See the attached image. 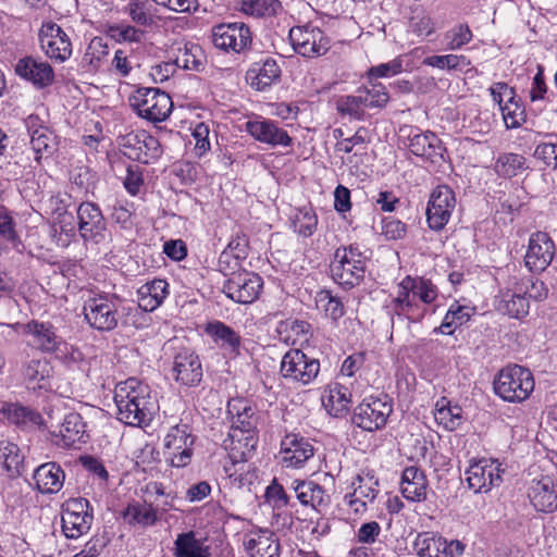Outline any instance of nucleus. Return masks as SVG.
I'll list each match as a JSON object with an SVG mask.
<instances>
[{
	"mask_svg": "<svg viewBox=\"0 0 557 557\" xmlns=\"http://www.w3.org/2000/svg\"><path fill=\"white\" fill-rule=\"evenodd\" d=\"M528 496L537 511L553 512L557 509V485L549 476L533 480Z\"/></svg>",
	"mask_w": 557,
	"mask_h": 557,
	"instance_id": "obj_27",
	"label": "nucleus"
},
{
	"mask_svg": "<svg viewBox=\"0 0 557 557\" xmlns=\"http://www.w3.org/2000/svg\"><path fill=\"white\" fill-rule=\"evenodd\" d=\"M65 474L55 462H46L39 466L34 473L37 490L42 494L58 493L64 483Z\"/></svg>",
	"mask_w": 557,
	"mask_h": 557,
	"instance_id": "obj_36",
	"label": "nucleus"
},
{
	"mask_svg": "<svg viewBox=\"0 0 557 557\" xmlns=\"http://www.w3.org/2000/svg\"><path fill=\"white\" fill-rule=\"evenodd\" d=\"M351 394L349 389L341 384H334L323 397V406L333 417H342L349 410Z\"/></svg>",
	"mask_w": 557,
	"mask_h": 557,
	"instance_id": "obj_40",
	"label": "nucleus"
},
{
	"mask_svg": "<svg viewBox=\"0 0 557 557\" xmlns=\"http://www.w3.org/2000/svg\"><path fill=\"white\" fill-rule=\"evenodd\" d=\"M461 418L460 407L443 406L436 409L435 420L447 430H454Z\"/></svg>",
	"mask_w": 557,
	"mask_h": 557,
	"instance_id": "obj_56",
	"label": "nucleus"
},
{
	"mask_svg": "<svg viewBox=\"0 0 557 557\" xmlns=\"http://www.w3.org/2000/svg\"><path fill=\"white\" fill-rule=\"evenodd\" d=\"M123 517L128 524L141 528L151 527L158 521L157 509L146 502L129 504Z\"/></svg>",
	"mask_w": 557,
	"mask_h": 557,
	"instance_id": "obj_41",
	"label": "nucleus"
},
{
	"mask_svg": "<svg viewBox=\"0 0 557 557\" xmlns=\"http://www.w3.org/2000/svg\"><path fill=\"white\" fill-rule=\"evenodd\" d=\"M245 129L255 140L270 147H289L293 144L288 133L270 119L256 116L245 123Z\"/></svg>",
	"mask_w": 557,
	"mask_h": 557,
	"instance_id": "obj_16",
	"label": "nucleus"
},
{
	"mask_svg": "<svg viewBox=\"0 0 557 557\" xmlns=\"http://www.w3.org/2000/svg\"><path fill=\"white\" fill-rule=\"evenodd\" d=\"M209 133V126L205 123H198L193 129L191 136L195 139V149L200 156L210 149Z\"/></svg>",
	"mask_w": 557,
	"mask_h": 557,
	"instance_id": "obj_63",
	"label": "nucleus"
},
{
	"mask_svg": "<svg viewBox=\"0 0 557 557\" xmlns=\"http://www.w3.org/2000/svg\"><path fill=\"white\" fill-rule=\"evenodd\" d=\"M409 150L417 157L425 158L432 162L443 156L441 140L432 132L410 134Z\"/></svg>",
	"mask_w": 557,
	"mask_h": 557,
	"instance_id": "obj_37",
	"label": "nucleus"
},
{
	"mask_svg": "<svg viewBox=\"0 0 557 557\" xmlns=\"http://www.w3.org/2000/svg\"><path fill=\"white\" fill-rule=\"evenodd\" d=\"M502 473L500 463L496 460L480 459L469 466L465 479L474 493H488L502 483Z\"/></svg>",
	"mask_w": 557,
	"mask_h": 557,
	"instance_id": "obj_14",
	"label": "nucleus"
},
{
	"mask_svg": "<svg viewBox=\"0 0 557 557\" xmlns=\"http://www.w3.org/2000/svg\"><path fill=\"white\" fill-rule=\"evenodd\" d=\"M280 455L285 467L298 469L313 457L314 448L308 438L292 433L282 440Z\"/></svg>",
	"mask_w": 557,
	"mask_h": 557,
	"instance_id": "obj_21",
	"label": "nucleus"
},
{
	"mask_svg": "<svg viewBox=\"0 0 557 557\" xmlns=\"http://www.w3.org/2000/svg\"><path fill=\"white\" fill-rule=\"evenodd\" d=\"M281 9L278 0H242V10L253 16H270Z\"/></svg>",
	"mask_w": 557,
	"mask_h": 557,
	"instance_id": "obj_52",
	"label": "nucleus"
},
{
	"mask_svg": "<svg viewBox=\"0 0 557 557\" xmlns=\"http://www.w3.org/2000/svg\"><path fill=\"white\" fill-rule=\"evenodd\" d=\"M293 50L305 58L324 55L331 48L330 37H286Z\"/></svg>",
	"mask_w": 557,
	"mask_h": 557,
	"instance_id": "obj_39",
	"label": "nucleus"
},
{
	"mask_svg": "<svg viewBox=\"0 0 557 557\" xmlns=\"http://www.w3.org/2000/svg\"><path fill=\"white\" fill-rule=\"evenodd\" d=\"M423 64L440 70L462 71L468 67L471 62L462 54H444L428 57L423 60Z\"/></svg>",
	"mask_w": 557,
	"mask_h": 557,
	"instance_id": "obj_51",
	"label": "nucleus"
},
{
	"mask_svg": "<svg viewBox=\"0 0 557 557\" xmlns=\"http://www.w3.org/2000/svg\"><path fill=\"white\" fill-rule=\"evenodd\" d=\"M319 372V360L308 357L300 349H289L282 358L280 373L289 382L307 385Z\"/></svg>",
	"mask_w": 557,
	"mask_h": 557,
	"instance_id": "obj_8",
	"label": "nucleus"
},
{
	"mask_svg": "<svg viewBox=\"0 0 557 557\" xmlns=\"http://www.w3.org/2000/svg\"><path fill=\"white\" fill-rule=\"evenodd\" d=\"M438 542L431 533L424 532L418 534L413 548L420 557H434V552H438Z\"/></svg>",
	"mask_w": 557,
	"mask_h": 557,
	"instance_id": "obj_54",
	"label": "nucleus"
},
{
	"mask_svg": "<svg viewBox=\"0 0 557 557\" xmlns=\"http://www.w3.org/2000/svg\"><path fill=\"white\" fill-rule=\"evenodd\" d=\"M367 98H362L359 89L356 95L341 96L336 99L335 106L337 112L343 116H349L351 120H363L367 108Z\"/></svg>",
	"mask_w": 557,
	"mask_h": 557,
	"instance_id": "obj_45",
	"label": "nucleus"
},
{
	"mask_svg": "<svg viewBox=\"0 0 557 557\" xmlns=\"http://www.w3.org/2000/svg\"><path fill=\"white\" fill-rule=\"evenodd\" d=\"M490 90L493 100L499 104L507 128L519 127L525 122L524 108L516 100L513 88L506 83H496Z\"/></svg>",
	"mask_w": 557,
	"mask_h": 557,
	"instance_id": "obj_18",
	"label": "nucleus"
},
{
	"mask_svg": "<svg viewBox=\"0 0 557 557\" xmlns=\"http://www.w3.org/2000/svg\"><path fill=\"white\" fill-rule=\"evenodd\" d=\"M403 71V59L401 57H397L391 62L382 63L376 66H371L368 70V77L370 78H380V77H389L394 76Z\"/></svg>",
	"mask_w": 557,
	"mask_h": 557,
	"instance_id": "obj_60",
	"label": "nucleus"
},
{
	"mask_svg": "<svg viewBox=\"0 0 557 557\" xmlns=\"http://www.w3.org/2000/svg\"><path fill=\"white\" fill-rule=\"evenodd\" d=\"M318 302L323 305L325 313L333 320L342 318L345 313L344 306L339 298L334 297L327 290L319 293Z\"/></svg>",
	"mask_w": 557,
	"mask_h": 557,
	"instance_id": "obj_57",
	"label": "nucleus"
},
{
	"mask_svg": "<svg viewBox=\"0 0 557 557\" xmlns=\"http://www.w3.org/2000/svg\"><path fill=\"white\" fill-rule=\"evenodd\" d=\"M0 236L14 247L17 246L18 236L15 231V223L13 218L5 211H0Z\"/></svg>",
	"mask_w": 557,
	"mask_h": 557,
	"instance_id": "obj_62",
	"label": "nucleus"
},
{
	"mask_svg": "<svg viewBox=\"0 0 557 557\" xmlns=\"http://www.w3.org/2000/svg\"><path fill=\"white\" fill-rule=\"evenodd\" d=\"M412 295L416 299L417 297L424 304H431L437 297V292L435 286L423 278H412Z\"/></svg>",
	"mask_w": 557,
	"mask_h": 557,
	"instance_id": "obj_59",
	"label": "nucleus"
},
{
	"mask_svg": "<svg viewBox=\"0 0 557 557\" xmlns=\"http://www.w3.org/2000/svg\"><path fill=\"white\" fill-rule=\"evenodd\" d=\"M23 377L29 389L47 392L51 389L52 367L46 358H33L23 366Z\"/></svg>",
	"mask_w": 557,
	"mask_h": 557,
	"instance_id": "obj_32",
	"label": "nucleus"
},
{
	"mask_svg": "<svg viewBox=\"0 0 557 557\" xmlns=\"http://www.w3.org/2000/svg\"><path fill=\"white\" fill-rule=\"evenodd\" d=\"M25 126L30 136V145L36 153L37 161L41 159L42 153L50 154L53 152L55 149V136L38 115L30 114L27 116Z\"/></svg>",
	"mask_w": 557,
	"mask_h": 557,
	"instance_id": "obj_26",
	"label": "nucleus"
},
{
	"mask_svg": "<svg viewBox=\"0 0 557 557\" xmlns=\"http://www.w3.org/2000/svg\"><path fill=\"white\" fill-rule=\"evenodd\" d=\"M40 46L50 59L65 61L72 54L70 37H40Z\"/></svg>",
	"mask_w": 557,
	"mask_h": 557,
	"instance_id": "obj_46",
	"label": "nucleus"
},
{
	"mask_svg": "<svg viewBox=\"0 0 557 557\" xmlns=\"http://www.w3.org/2000/svg\"><path fill=\"white\" fill-rule=\"evenodd\" d=\"M362 98H367V108H384L388 100L389 95L386 87L381 84H371L370 87L358 88Z\"/></svg>",
	"mask_w": 557,
	"mask_h": 557,
	"instance_id": "obj_53",
	"label": "nucleus"
},
{
	"mask_svg": "<svg viewBox=\"0 0 557 557\" xmlns=\"http://www.w3.org/2000/svg\"><path fill=\"white\" fill-rule=\"evenodd\" d=\"M257 444V433H243L237 430H230L227 437L223 441L233 463L247 461L253 455Z\"/></svg>",
	"mask_w": 557,
	"mask_h": 557,
	"instance_id": "obj_29",
	"label": "nucleus"
},
{
	"mask_svg": "<svg viewBox=\"0 0 557 557\" xmlns=\"http://www.w3.org/2000/svg\"><path fill=\"white\" fill-rule=\"evenodd\" d=\"M194 442L195 437L187 424H177L170 429L164 437V447L171 466L182 468L189 465Z\"/></svg>",
	"mask_w": 557,
	"mask_h": 557,
	"instance_id": "obj_13",
	"label": "nucleus"
},
{
	"mask_svg": "<svg viewBox=\"0 0 557 557\" xmlns=\"http://www.w3.org/2000/svg\"><path fill=\"white\" fill-rule=\"evenodd\" d=\"M62 532L67 539H78L86 534L92 524V508L86 498H70L61 509Z\"/></svg>",
	"mask_w": 557,
	"mask_h": 557,
	"instance_id": "obj_6",
	"label": "nucleus"
},
{
	"mask_svg": "<svg viewBox=\"0 0 557 557\" xmlns=\"http://www.w3.org/2000/svg\"><path fill=\"white\" fill-rule=\"evenodd\" d=\"M528 282L518 276H510L506 286L495 298L496 309L510 318L521 319L529 313Z\"/></svg>",
	"mask_w": 557,
	"mask_h": 557,
	"instance_id": "obj_9",
	"label": "nucleus"
},
{
	"mask_svg": "<svg viewBox=\"0 0 557 557\" xmlns=\"http://www.w3.org/2000/svg\"><path fill=\"white\" fill-rule=\"evenodd\" d=\"M15 73L38 88L49 86L54 77L53 70L47 62L38 61L32 57L20 59L15 65Z\"/></svg>",
	"mask_w": 557,
	"mask_h": 557,
	"instance_id": "obj_31",
	"label": "nucleus"
},
{
	"mask_svg": "<svg viewBox=\"0 0 557 557\" xmlns=\"http://www.w3.org/2000/svg\"><path fill=\"white\" fill-rule=\"evenodd\" d=\"M400 492L410 502L425 500L428 480L424 472L416 466L405 468L401 474Z\"/></svg>",
	"mask_w": 557,
	"mask_h": 557,
	"instance_id": "obj_34",
	"label": "nucleus"
},
{
	"mask_svg": "<svg viewBox=\"0 0 557 557\" xmlns=\"http://www.w3.org/2000/svg\"><path fill=\"white\" fill-rule=\"evenodd\" d=\"M23 333L30 338L29 345L42 352H54L63 344L51 322L30 320L24 324Z\"/></svg>",
	"mask_w": 557,
	"mask_h": 557,
	"instance_id": "obj_22",
	"label": "nucleus"
},
{
	"mask_svg": "<svg viewBox=\"0 0 557 557\" xmlns=\"http://www.w3.org/2000/svg\"><path fill=\"white\" fill-rule=\"evenodd\" d=\"M244 547L250 557H280L281 545L274 532L259 529L248 532Z\"/></svg>",
	"mask_w": 557,
	"mask_h": 557,
	"instance_id": "obj_24",
	"label": "nucleus"
},
{
	"mask_svg": "<svg viewBox=\"0 0 557 557\" xmlns=\"http://www.w3.org/2000/svg\"><path fill=\"white\" fill-rule=\"evenodd\" d=\"M137 294L138 304L136 307L140 312V315L137 317L138 320L144 317L143 311L151 312L162 305L169 295V284L165 280L154 278L140 286Z\"/></svg>",
	"mask_w": 557,
	"mask_h": 557,
	"instance_id": "obj_33",
	"label": "nucleus"
},
{
	"mask_svg": "<svg viewBox=\"0 0 557 557\" xmlns=\"http://www.w3.org/2000/svg\"><path fill=\"white\" fill-rule=\"evenodd\" d=\"M205 332L221 347L230 349L231 352L238 354L242 338L237 332L225 323L214 320L207 323Z\"/></svg>",
	"mask_w": 557,
	"mask_h": 557,
	"instance_id": "obj_38",
	"label": "nucleus"
},
{
	"mask_svg": "<svg viewBox=\"0 0 557 557\" xmlns=\"http://www.w3.org/2000/svg\"><path fill=\"white\" fill-rule=\"evenodd\" d=\"M240 255L234 253L231 250L224 249L218 260L219 271L224 275L237 273L236 270L239 268Z\"/></svg>",
	"mask_w": 557,
	"mask_h": 557,
	"instance_id": "obj_61",
	"label": "nucleus"
},
{
	"mask_svg": "<svg viewBox=\"0 0 557 557\" xmlns=\"http://www.w3.org/2000/svg\"><path fill=\"white\" fill-rule=\"evenodd\" d=\"M86 323L99 332H111L122 322L125 325L139 327L137 317L140 312L135 305L125 304L119 296L98 293L89 296L83 306Z\"/></svg>",
	"mask_w": 557,
	"mask_h": 557,
	"instance_id": "obj_1",
	"label": "nucleus"
},
{
	"mask_svg": "<svg viewBox=\"0 0 557 557\" xmlns=\"http://www.w3.org/2000/svg\"><path fill=\"white\" fill-rule=\"evenodd\" d=\"M173 555L175 557H210L209 548L196 539L193 531L177 535L174 542Z\"/></svg>",
	"mask_w": 557,
	"mask_h": 557,
	"instance_id": "obj_42",
	"label": "nucleus"
},
{
	"mask_svg": "<svg viewBox=\"0 0 557 557\" xmlns=\"http://www.w3.org/2000/svg\"><path fill=\"white\" fill-rule=\"evenodd\" d=\"M129 104L140 117L151 123L165 121L173 109L170 95L152 87L138 88L129 97Z\"/></svg>",
	"mask_w": 557,
	"mask_h": 557,
	"instance_id": "obj_5",
	"label": "nucleus"
},
{
	"mask_svg": "<svg viewBox=\"0 0 557 557\" xmlns=\"http://www.w3.org/2000/svg\"><path fill=\"white\" fill-rule=\"evenodd\" d=\"M154 0H132L128 4V13L132 21L141 26H150L159 20Z\"/></svg>",
	"mask_w": 557,
	"mask_h": 557,
	"instance_id": "obj_44",
	"label": "nucleus"
},
{
	"mask_svg": "<svg viewBox=\"0 0 557 557\" xmlns=\"http://www.w3.org/2000/svg\"><path fill=\"white\" fill-rule=\"evenodd\" d=\"M173 371L175 380L184 385L194 386L202 379L200 360L194 351L183 349L175 355Z\"/></svg>",
	"mask_w": 557,
	"mask_h": 557,
	"instance_id": "obj_28",
	"label": "nucleus"
},
{
	"mask_svg": "<svg viewBox=\"0 0 557 557\" xmlns=\"http://www.w3.org/2000/svg\"><path fill=\"white\" fill-rule=\"evenodd\" d=\"M107 38L108 37H92L86 49L83 61L92 71L99 69L102 60L109 54Z\"/></svg>",
	"mask_w": 557,
	"mask_h": 557,
	"instance_id": "obj_50",
	"label": "nucleus"
},
{
	"mask_svg": "<svg viewBox=\"0 0 557 557\" xmlns=\"http://www.w3.org/2000/svg\"><path fill=\"white\" fill-rule=\"evenodd\" d=\"M392 411L393 406L386 395L369 396L355 408L352 422L364 431L374 432L386 424Z\"/></svg>",
	"mask_w": 557,
	"mask_h": 557,
	"instance_id": "obj_7",
	"label": "nucleus"
},
{
	"mask_svg": "<svg viewBox=\"0 0 557 557\" xmlns=\"http://www.w3.org/2000/svg\"><path fill=\"white\" fill-rule=\"evenodd\" d=\"M367 258L352 245L335 250L330 270L333 280L345 287L358 285L366 272Z\"/></svg>",
	"mask_w": 557,
	"mask_h": 557,
	"instance_id": "obj_4",
	"label": "nucleus"
},
{
	"mask_svg": "<svg viewBox=\"0 0 557 557\" xmlns=\"http://www.w3.org/2000/svg\"><path fill=\"white\" fill-rule=\"evenodd\" d=\"M554 255L555 244L548 234L536 232L530 237L524 262L530 271L542 272L550 264Z\"/></svg>",
	"mask_w": 557,
	"mask_h": 557,
	"instance_id": "obj_20",
	"label": "nucleus"
},
{
	"mask_svg": "<svg viewBox=\"0 0 557 557\" xmlns=\"http://www.w3.org/2000/svg\"><path fill=\"white\" fill-rule=\"evenodd\" d=\"M0 462L10 475L20 474L23 456L16 444L10 442L0 443Z\"/></svg>",
	"mask_w": 557,
	"mask_h": 557,
	"instance_id": "obj_48",
	"label": "nucleus"
},
{
	"mask_svg": "<svg viewBox=\"0 0 557 557\" xmlns=\"http://www.w3.org/2000/svg\"><path fill=\"white\" fill-rule=\"evenodd\" d=\"M119 146L125 157L144 164L157 160L162 153L158 138L144 131L122 136Z\"/></svg>",
	"mask_w": 557,
	"mask_h": 557,
	"instance_id": "obj_10",
	"label": "nucleus"
},
{
	"mask_svg": "<svg viewBox=\"0 0 557 557\" xmlns=\"http://www.w3.org/2000/svg\"><path fill=\"white\" fill-rule=\"evenodd\" d=\"M48 420L46 426L57 437L55 443L64 447H71L76 443L85 442V423L82 417L76 412L66 414L63 422L52 414V410L47 411Z\"/></svg>",
	"mask_w": 557,
	"mask_h": 557,
	"instance_id": "obj_15",
	"label": "nucleus"
},
{
	"mask_svg": "<svg viewBox=\"0 0 557 557\" xmlns=\"http://www.w3.org/2000/svg\"><path fill=\"white\" fill-rule=\"evenodd\" d=\"M227 412L232 417L230 430L242 431L243 433H257L258 414L256 408L244 398L231 399L227 404Z\"/></svg>",
	"mask_w": 557,
	"mask_h": 557,
	"instance_id": "obj_30",
	"label": "nucleus"
},
{
	"mask_svg": "<svg viewBox=\"0 0 557 557\" xmlns=\"http://www.w3.org/2000/svg\"><path fill=\"white\" fill-rule=\"evenodd\" d=\"M351 486L352 492L344 497V503L354 513L362 515L377 496V481L371 473L362 472L354 479Z\"/></svg>",
	"mask_w": 557,
	"mask_h": 557,
	"instance_id": "obj_17",
	"label": "nucleus"
},
{
	"mask_svg": "<svg viewBox=\"0 0 557 557\" xmlns=\"http://www.w3.org/2000/svg\"><path fill=\"white\" fill-rule=\"evenodd\" d=\"M78 231L84 240H96L103 236L106 222L101 210L94 202H83L77 209Z\"/></svg>",
	"mask_w": 557,
	"mask_h": 557,
	"instance_id": "obj_25",
	"label": "nucleus"
},
{
	"mask_svg": "<svg viewBox=\"0 0 557 557\" xmlns=\"http://www.w3.org/2000/svg\"><path fill=\"white\" fill-rule=\"evenodd\" d=\"M294 231L304 237H310L318 225V218L310 206L299 208L293 215Z\"/></svg>",
	"mask_w": 557,
	"mask_h": 557,
	"instance_id": "obj_47",
	"label": "nucleus"
},
{
	"mask_svg": "<svg viewBox=\"0 0 557 557\" xmlns=\"http://www.w3.org/2000/svg\"><path fill=\"white\" fill-rule=\"evenodd\" d=\"M456 208L454 190L447 185L437 186L431 194L426 207V221L434 231L443 230Z\"/></svg>",
	"mask_w": 557,
	"mask_h": 557,
	"instance_id": "obj_12",
	"label": "nucleus"
},
{
	"mask_svg": "<svg viewBox=\"0 0 557 557\" xmlns=\"http://www.w3.org/2000/svg\"><path fill=\"white\" fill-rule=\"evenodd\" d=\"M281 76V69L272 59L262 64H253L246 73L247 83L256 90L263 91L272 86Z\"/></svg>",
	"mask_w": 557,
	"mask_h": 557,
	"instance_id": "obj_35",
	"label": "nucleus"
},
{
	"mask_svg": "<svg viewBox=\"0 0 557 557\" xmlns=\"http://www.w3.org/2000/svg\"><path fill=\"white\" fill-rule=\"evenodd\" d=\"M534 385L532 372L518 364L503 368L494 380L495 393L505 401L516 404L527 400Z\"/></svg>",
	"mask_w": 557,
	"mask_h": 557,
	"instance_id": "obj_3",
	"label": "nucleus"
},
{
	"mask_svg": "<svg viewBox=\"0 0 557 557\" xmlns=\"http://www.w3.org/2000/svg\"><path fill=\"white\" fill-rule=\"evenodd\" d=\"M525 170H528L527 159L518 153H500L494 163L496 174L505 178L518 176Z\"/></svg>",
	"mask_w": 557,
	"mask_h": 557,
	"instance_id": "obj_43",
	"label": "nucleus"
},
{
	"mask_svg": "<svg viewBox=\"0 0 557 557\" xmlns=\"http://www.w3.org/2000/svg\"><path fill=\"white\" fill-rule=\"evenodd\" d=\"M54 237L59 246L67 247L75 236V226L72 216H63L58 224L53 225Z\"/></svg>",
	"mask_w": 557,
	"mask_h": 557,
	"instance_id": "obj_55",
	"label": "nucleus"
},
{
	"mask_svg": "<svg viewBox=\"0 0 557 557\" xmlns=\"http://www.w3.org/2000/svg\"><path fill=\"white\" fill-rule=\"evenodd\" d=\"M267 502L273 508L281 509L289 504V496L286 494L283 485L274 479L265 490Z\"/></svg>",
	"mask_w": 557,
	"mask_h": 557,
	"instance_id": "obj_58",
	"label": "nucleus"
},
{
	"mask_svg": "<svg viewBox=\"0 0 557 557\" xmlns=\"http://www.w3.org/2000/svg\"><path fill=\"white\" fill-rule=\"evenodd\" d=\"M263 281L252 272L233 273L223 284V293L235 302L248 305L256 301L261 293Z\"/></svg>",
	"mask_w": 557,
	"mask_h": 557,
	"instance_id": "obj_11",
	"label": "nucleus"
},
{
	"mask_svg": "<svg viewBox=\"0 0 557 557\" xmlns=\"http://www.w3.org/2000/svg\"><path fill=\"white\" fill-rule=\"evenodd\" d=\"M412 278L405 277L398 285V292L395 297L386 305L389 313L398 317H405L411 322L422 320L425 314V308H421L412 295Z\"/></svg>",
	"mask_w": 557,
	"mask_h": 557,
	"instance_id": "obj_19",
	"label": "nucleus"
},
{
	"mask_svg": "<svg viewBox=\"0 0 557 557\" xmlns=\"http://www.w3.org/2000/svg\"><path fill=\"white\" fill-rule=\"evenodd\" d=\"M176 50L177 54L173 58L176 67L190 71H200L202 69L203 63L199 58L200 48L198 46L185 44L184 47L178 46Z\"/></svg>",
	"mask_w": 557,
	"mask_h": 557,
	"instance_id": "obj_49",
	"label": "nucleus"
},
{
	"mask_svg": "<svg viewBox=\"0 0 557 557\" xmlns=\"http://www.w3.org/2000/svg\"><path fill=\"white\" fill-rule=\"evenodd\" d=\"M290 490L302 506L311 507L319 512L327 508L331 503L329 491L313 480H293Z\"/></svg>",
	"mask_w": 557,
	"mask_h": 557,
	"instance_id": "obj_23",
	"label": "nucleus"
},
{
	"mask_svg": "<svg viewBox=\"0 0 557 557\" xmlns=\"http://www.w3.org/2000/svg\"><path fill=\"white\" fill-rule=\"evenodd\" d=\"M381 533V527L376 521L363 523L358 532L357 540L361 544H373Z\"/></svg>",
	"mask_w": 557,
	"mask_h": 557,
	"instance_id": "obj_64",
	"label": "nucleus"
},
{
	"mask_svg": "<svg viewBox=\"0 0 557 557\" xmlns=\"http://www.w3.org/2000/svg\"><path fill=\"white\" fill-rule=\"evenodd\" d=\"M117 419L132 426L148 425L157 406L147 384L135 377L119 383L114 388Z\"/></svg>",
	"mask_w": 557,
	"mask_h": 557,
	"instance_id": "obj_2",
	"label": "nucleus"
}]
</instances>
